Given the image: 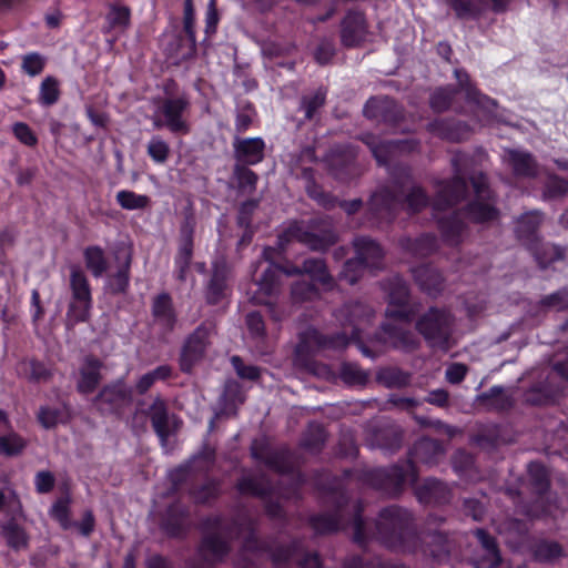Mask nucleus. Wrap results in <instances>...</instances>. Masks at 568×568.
Segmentation results:
<instances>
[{
  "label": "nucleus",
  "instance_id": "1",
  "mask_svg": "<svg viewBox=\"0 0 568 568\" xmlns=\"http://www.w3.org/2000/svg\"><path fill=\"white\" fill-rule=\"evenodd\" d=\"M375 536L385 547L400 552L417 549V530L414 515L398 505L379 510L375 520Z\"/></svg>",
  "mask_w": 568,
  "mask_h": 568
},
{
  "label": "nucleus",
  "instance_id": "2",
  "mask_svg": "<svg viewBox=\"0 0 568 568\" xmlns=\"http://www.w3.org/2000/svg\"><path fill=\"white\" fill-rule=\"evenodd\" d=\"M291 241L305 245L312 252L325 253L339 241V236L331 219L316 217L306 223H292L278 236L280 250L283 251Z\"/></svg>",
  "mask_w": 568,
  "mask_h": 568
},
{
  "label": "nucleus",
  "instance_id": "3",
  "mask_svg": "<svg viewBox=\"0 0 568 568\" xmlns=\"http://www.w3.org/2000/svg\"><path fill=\"white\" fill-rule=\"evenodd\" d=\"M455 316L445 307L432 306L416 321L415 328L424 337L426 344L443 352L454 345L453 338Z\"/></svg>",
  "mask_w": 568,
  "mask_h": 568
},
{
  "label": "nucleus",
  "instance_id": "4",
  "mask_svg": "<svg viewBox=\"0 0 568 568\" xmlns=\"http://www.w3.org/2000/svg\"><path fill=\"white\" fill-rule=\"evenodd\" d=\"M348 345L346 333L324 334L315 327L298 333V342L293 352V365L305 364L321 351L344 349Z\"/></svg>",
  "mask_w": 568,
  "mask_h": 568
},
{
  "label": "nucleus",
  "instance_id": "5",
  "mask_svg": "<svg viewBox=\"0 0 568 568\" xmlns=\"http://www.w3.org/2000/svg\"><path fill=\"white\" fill-rule=\"evenodd\" d=\"M343 332L348 343L355 342L362 354L374 358L376 355L364 343L363 334L372 326L375 318L374 310L359 301L346 303L339 311Z\"/></svg>",
  "mask_w": 568,
  "mask_h": 568
},
{
  "label": "nucleus",
  "instance_id": "6",
  "mask_svg": "<svg viewBox=\"0 0 568 568\" xmlns=\"http://www.w3.org/2000/svg\"><path fill=\"white\" fill-rule=\"evenodd\" d=\"M445 524V517L429 515L422 531L423 551L436 561L448 559L455 547L454 534L444 529Z\"/></svg>",
  "mask_w": 568,
  "mask_h": 568
},
{
  "label": "nucleus",
  "instance_id": "7",
  "mask_svg": "<svg viewBox=\"0 0 568 568\" xmlns=\"http://www.w3.org/2000/svg\"><path fill=\"white\" fill-rule=\"evenodd\" d=\"M71 301L68 306V325L87 322L90 318L92 296L90 283L79 266H72L70 273Z\"/></svg>",
  "mask_w": 568,
  "mask_h": 568
},
{
  "label": "nucleus",
  "instance_id": "8",
  "mask_svg": "<svg viewBox=\"0 0 568 568\" xmlns=\"http://www.w3.org/2000/svg\"><path fill=\"white\" fill-rule=\"evenodd\" d=\"M92 402L100 414L120 417L133 402V388L120 378L105 384Z\"/></svg>",
  "mask_w": 568,
  "mask_h": 568
},
{
  "label": "nucleus",
  "instance_id": "9",
  "mask_svg": "<svg viewBox=\"0 0 568 568\" xmlns=\"http://www.w3.org/2000/svg\"><path fill=\"white\" fill-rule=\"evenodd\" d=\"M364 480L374 489L395 498L404 491L406 481H410L409 469L407 465L399 464L375 468L365 473Z\"/></svg>",
  "mask_w": 568,
  "mask_h": 568
},
{
  "label": "nucleus",
  "instance_id": "10",
  "mask_svg": "<svg viewBox=\"0 0 568 568\" xmlns=\"http://www.w3.org/2000/svg\"><path fill=\"white\" fill-rule=\"evenodd\" d=\"M214 328L213 323L203 322L186 337L179 358L180 369L183 373H191L193 367L203 359Z\"/></svg>",
  "mask_w": 568,
  "mask_h": 568
},
{
  "label": "nucleus",
  "instance_id": "11",
  "mask_svg": "<svg viewBox=\"0 0 568 568\" xmlns=\"http://www.w3.org/2000/svg\"><path fill=\"white\" fill-rule=\"evenodd\" d=\"M182 214L183 221L180 226L176 265L179 267L178 278L184 282L193 256L194 231L196 225L194 206L191 201H187Z\"/></svg>",
  "mask_w": 568,
  "mask_h": 568
},
{
  "label": "nucleus",
  "instance_id": "12",
  "mask_svg": "<svg viewBox=\"0 0 568 568\" xmlns=\"http://www.w3.org/2000/svg\"><path fill=\"white\" fill-rule=\"evenodd\" d=\"M204 526L215 531H206L199 547V555L207 566L212 567L224 559L230 551V546L222 537L224 529L221 527L220 518H209L204 521Z\"/></svg>",
  "mask_w": 568,
  "mask_h": 568
},
{
  "label": "nucleus",
  "instance_id": "13",
  "mask_svg": "<svg viewBox=\"0 0 568 568\" xmlns=\"http://www.w3.org/2000/svg\"><path fill=\"white\" fill-rule=\"evenodd\" d=\"M445 455V448L439 440L429 437L418 439L408 452L406 462L409 469L410 483L415 484L418 473L415 463H422L428 466L437 465Z\"/></svg>",
  "mask_w": 568,
  "mask_h": 568
},
{
  "label": "nucleus",
  "instance_id": "14",
  "mask_svg": "<svg viewBox=\"0 0 568 568\" xmlns=\"http://www.w3.org/2000/svg\"><path fill=\"white\" fill-rule=\"evenodd\" d=\"M365 440L372 448L393 454L402 447L403 432L393 424H369L365 429Z\"/></svg>",
  "mask_w": 568,
  "mask_h": 568
},
{
  "label": "nucleus",
  "instance_id": "15",
  "mask_svg": "<svg viewBox=\"0 0 568 568\" xmlns=\"http://www.w3.org/2000/svg\"><path fill=\"white\" fill-rule=\"evenodd\" d=\"M190 108L186 97L168 98L161 101L158 113L165 119V128L175 134H187L190 126L183 114Z\"/></svg>",
  "mask_w": 568,
  "mask_h": 568
},
{
  "label": "nucleus",
  "instance_id": "16",
  "mask_svg": "<svg viewBox=\"0 0 568 568\" xmlns=\"http://www.w3.org/2000/svg\"><path fill=\"white\" fill-rule=\"evenodd\" d=\"M363 113L369 120L387 124H396L404 119L402 106L386 95L368 99Z\"/></svg>",
  "mask_w": 568,
  "mask_h": 568
},
{
  "label": "nucleus",
  "instance_id": "17",
  "mask_svg": "<svg viewBox=\"0 0 568 568\" xmlns=\"http://www.w3.org/2000/svg\"><path fill=\"white\" fill-rule=\"evenodd\" d=\"M455 168V176L450 181H440L437 183L438 190L434 200L435 210H446L459 201H462L467 193V184L465 180L459 176L457 160L453 159Z\"/></svg>",
  "mask_w": 568,
  "mask_h": 568
},
{
  "label": "nucleus",
  "instance_id": "18",
  "mask_svg": "<svg viewBox=\"0 0 568 568\" xmlns=\"http://www.w3.org/2000/svg\"><path fill=\"white\" fill-rule=\"evenodd\" d=\"M374 338L383 345L405 352L416 351L419 347V341L413 332L393 324H383Z\"/></svg>",
  "mask_w": 568,
  "mask_h": 568
},
{
  "label": "nucleus",
  "instance_id": "19",
  "mask_svg": "<svg viewBox=\"0 0 568 568\" xmlns=\"http://www.w3.org/2000/svg\"><path fill=\"white\" fill-rule=\"evenodd\" d=\"M251 454L253 458L263 462L270 469L278 474H288L294 469L293 456L285 448L272 450L255 442L251 447Z\"/></svg>",
  "mask_w": 568,
  "mask_h": 568
},
{
  "label": "nucleus",
  "instance_id": "20",
  "mask_svg": "<svg viewBox=\"0 0 568 568\" xmlns=\"http://www.w3.org/2000/svg\"><path fill=\"white\" fill-rule=\"evenodd\" d=\"M265 143L261 138H241L235 135L233 139V156L235 163L244 165H255L264 159Z\"/></svg>",
  "mask_w": 568,
  "mask_h": 568
},
{
  "label": "nucleus",
  "instance_id": "21",
  "mask_svg": "<svg viewBox=\"0 0 568 568\" xmlns=\"http://www.w3.org/2000/svg\"><path fill=\"white\" fill-rule=\"evenodd\" d=\"M367 24L363 12L348 11L341 23V41L345 47H357L366 38Z\"/></svg>",
  "mask_w": 568,
  "mask_h": 568
},
{
  "label": "nucleus",
  "instance_id": "22",
  "mask_svg": "<svg viewBox=\"0 0 568 568\" xmlns=\"http://www.w3.org/2000/svg\"><path fill=\"white\" fill-rule=\"evenodd\" d=\"M389 306L386 308V315L389 317L408 321L409 314L405 305L409 300V288L407 283L399 276H395L388 282Z\"/></svg>",
  "mask_w": 568,
  "mask_h": 568
},
{
  "label": "nucleus",
  "instance_id": "23",
  "mask_svg": "<svg viewBox=\"0 0 568 568\" xmlns=\"http://www.w3.org/2000/svg\"><path fill=\"white\" fill-rule=\"evenodd\" d=\"M481 551L476 565L481 568H497L501 564V554L496 538L483 528L473 531Z\"/></svg>",
  "mask_w": 568,
  "mask_h": 568
},
{
  "label": "nucleus",
  "instance_id": "24",
  "mask_svg": "<svg viewBox=\"0 0 568 568\" xmlns=\"http://www.w3.org/2000/svg\"><path fill=\"white\" fill-rule=\"evenodd\" d=\"M541 223L542 213L538 210L526 212L517 219L515 234L526 248L534 247V243L541 239L539 235Z\"/></svg>",
  "mask_w": 568,
  "mask_h": 568
},
{
  "label": "nucleus",
  "instance_id": "25",
  "mask_svg": "<svg viewBox=\"0 0 568 568\" xmlns=\"http://www.w3.org/2000/svg\"><path fill=\"white\" fill-rule=\"evenodd\" d=\"M302 552V545L300 541H293L288 546H278L271 552V557L276 565V568H282L281 565L296 560L302 568H321V562L316 554L305 555L302 559L300 558Z\"/></svg>",
  "mask_w": 568,
  "mask_h": 568
},
{
  "label": "nucleus",
  "instance_id": "26",
  "mask_svg": "<svg viewBox=\"0 0 568 568\" xmlns=\"http://www.w3.org/2000/svg\"><path fill=\"white\" fill-rule=\"evenodd\" d=\"M355 256L365 267H381L384 250L378 242L369 236L361 235L353 240Z\"/></svg>",
  "mask_w": 568,
  "mask_h": 568
},
{
  "label": "nucleus",
  "instance_id": "27",
  "mask_svg": "<svg viewBox=\"0 0 568 568\" xmlns=\"http://www.w3.org/2000/svg\"><path fill=\"white\" fill-rule=\"evenodd\" d=\"M151 313L153 322L161 326L165 333L173 331L176 323V314L172 297L169 293L163 292L154 296L152 300Z\"/></svg>",
  "mask_w": 568,
  "mask_h": 568
},
{
  "label": "nucleus",
  "instance_id": "28",
  "mask_svg": "<svg viewBox=\"0 0 568 568\" xmlns=\"http://www.w3.org/2000/svg\"><path fill=\"white\" fill-rule=\"evenodd\" d=\"M143 414L150 417L153 430L161 444L165 446L170 436L166 402L160 395L155 396L149 408L143 410Z\"/></svg>",
  "mask_w": 568,
  "mask_h": 568
},
{
  "label": "nucleus",
  "instance_id": "29",
  "mask_svg": "<svg viewBox=\"0 0 568 568\" xmlns=\"http://www.w3.org/2000/svg\"><path fill=\"white\" fill-rule=\"evenodd\" d=\"M495 12H503L507 9L510 0H489ZM455 11L457 18L468 19L478 17L487 6L484 0H447Z\"/></svg>",
  "mask_w": 568,
  "mask_h": 568
},
{
  "label": "nucleus",
  "instance_id": "30",
  "mask_svg": "<svg viewBox=\"0 0 568 568\" xmlns=\"http://www.w3.org/2000/svg\"><path fill=\"white\" fill-rule=\"evenodd\" d=\"M400 204V199L388 187L376 191L369 200V211L379 220L389 221Z\"/></svg>",
  "mask_w": 568,
  "mask_h": 568
},
{
  "label": "nucleus",
  "instance_id": "31",
  "mask_svg": "<svg viewBox=\"0 0 568 568\" xmlns=\"http://www.w3.org/2000/svg\"><path fill=\"white\" fill-rule=\"evenodd\" d=\"M412 273L419 288L429 296H438L445 290V280L442 274L430 265H419L412 268Z\"/></svg>",
  "mask_w": 568,
  "mask_h": 568
},
{
  "label": "nucleus",
  "instance_id": "32",
  "mask_svg": "<svg viewBox=\"0 0 568 568\" xmlns=\"http://www.w3.org/2000/svg\"><path fill=\"white\" fill-rule=\"evenodd\" d=\"M101 368L102 362L99 358L88 356L79 371L77 390L84 395L93 393L102 381Z\"/></svg>",
  "mask_w": 568,
  "mask_h": 568
},
{
  "label": "nucleus",
  "instance_id": "33",
  "mask_svg": "<svg viewBox=\"0 0 568 568\" xmlns=\"http://www.w3.org/2000/svg\"><path fill=\"white\" fill-rule=\"evenodd\" d=\"M416 496L424 504H447L450 500L452 491L447 484L436 478H426L424 483L417 487Z\"/></svg>",
  "mask_w": 568,
  "mask_h": 568
},
{
  "label": "nucleus",
  "instance_id": "34",
  "mask_svg": "<svg viewBox=\"0 0 568 568\" xmlns=\"http://www.w3.org/2000/svg\"><path fill=\"white\" fill-rule=\"evenodd\" d=\"M463 213L456 211L448 216L438 220V227L443 240L448 245H458L463 241L466 231V224L462 219Z\"/></svg>",
  "mask_w": 568,
  "mask_h": 568
},
{
  "label": "nucleus",
  "instance_id": "35",
  "mask_svg": "<svg viewBox=\"0 0 568 568\" xmlns=\"http://www.w3.org/2000/svg\"><path fill=\"white\" fill-rule=\"evenodd\" d=\"M115 258L122 261L118 272L109 278V290L112 294L124 293L129 286V273L132 262V253L128 248H118Z\"/></svg>",
  "mask_w": 568,
  "mask_h": 568
},
{
  "label": "nucleus",
  "instance_id": "36",
  "mask_svg": "<svg viewBox=\"0 0 568 568\" xmlns=\"http://www.w3.org/2000/svg\"><path fill=\"white\" fill-rule=\"evenodd\" d=\"M256 284L258 290L253 296V301L257 304H267L266 298L277 294L281 285L277 265L266 267Z\"/></svg>",
  "mask_w": 568,
  "mask_h": 568
},
{
  "label": "nucleus",
  "instance_id": "37",
  "mask_svg": "<svg viewBox=\"0 0 568 568\" xmlns=\"http://www.w3.org/2000/svg\"><path fill=\"white\" fill-rule=\"evenodd\" d=\"M399 246L416 257H427L438 248V241L434 234H423L416 239L402 237Z\"/></svg>",
  "mask_w": 568,
  "mask_h": 568
},
{
  "label": "nucleus",
  "instance_id": "38",
  "mask_svg": "<svg viewBox=\"0 0 568 568\" xmlns=\"http://www.w3.org/2000/svg\"><path fill=\"white\" fill-rule=\"evenodd\" d=\"M507 161L517 176L535 178L538 174V164L528 152L507 150Z\"/></svg>",
  "mask_w": 568,
  "mask_h": 568
},
{
  "label": "nucleus",
  "instance_id": "39",
  "mask_svg": "<svg viewBox=\"0 0 568 568\" xmlns=\"http://www.w3.org/2000/svg\"><path fill=\"white\" fill-rule=\"evenodd\" d=\"M303 275H308L313 282H317L331 290L334 287V277L328 271L326 261L321 257H308L302 262Z\"/></svg>",
  "mask_w": 568,
  "mask_h": 568
},
{
  "label": "nucleus",
  "instance_id": "40",
  "mask_svg": "<svg viewBox=\"0 0 568 568\" xmlns=\"http://www.w3.org/2000/svg\"><path fill=\"white\" fill-rule=\"evenodd\" d=\"M329 173L339 180H345L354 165V154L349 150H333L327 159Z\"/></svg>",
  "mask_w": 568,
  "mask_h": 568
},
{
  "label": "nucleus",
  "instance_id": "41",
  "mask_svg": "<svg viewBox=\"0 0 568 568\" xmlns=\"http://www.w3.org/2000/svg\"><path fill=\"white\" fill-rule=\"evenodd\" d=\"M527 250L534 255L540 268H547L551 263L562 261L566 256V250L556 244H544L542 239L534 243V247Z\"/></svg>",
  "mask_w": 568,
  "mask_h": 568
},
{
  "label": "nucleus",
  "instance_id": "42",
  "mask_svg": "<svg viewBox=\"0 0 568 568\" xmlns=\"http://www.w3.org/2000/svg\"><path fill=\"white\" fill-rule=\"evenodd\" d=\"M455 77L458 82V88L465 91L466 99L480 108L490 110L496 106V102L486 95H483L469 81V75L459 69L455 70Z\"/></svg>",
  "mask_w": 568,
  "mask_h": 568
},
{
  "label": "nucleus",
  "instance_id": "43",
  "mask_svg": "<svg viewBox=\"0 0 568 568\" xmlns=\"http://www.w3.org/2000/svg\"><path fill=\"white\" fill-rule=\"evenodd\" d=\"M226 276V265L214 264L213 273L206 288V301L209 304L215 305L224 297Z\"/></svg>",
  "mask_w": 568,
  "mask_h": 568
},
{
  "label": "nucleus",
  "instance_id": "44",
  "mask_svg": "<svg viewBox=\"0 0 568 568\" xmlns=\"http://www.w3.org/2000/svg\"><path fill=\"white\" fill-rule=\"evenodd\" d=\"M466 215L474 223H486L497 220L499 211L491 201L476 199L466 206Z\"/></svg>",
  "mask_w": 568,
  "mask_h": 568
},
{
  "label": "nucleus",
  "instance_id": "45",
  "mask_svg": "<svg viewBox=\"0 0 568 568\" xmlns=\"http://www.w3.org/2000/svg\"><path fill=\"white\" fill-rule=\"evenodd\" d=\"M1 536L7 545L16 551L27 549L29 545V536L26 530L13 519L0 525Z\"/></svg>",
  "mask_w": 568,
  "mask_h": 568
},
{
  "label": "nucleus",
  "instance_id": "46",
  "mask_svg": "<svg viewBox=\"0 0 568 568\" xmlns=\"http://www.w3.org/2000/svg\"><path fill=\"white\" fill-rule=\"evenodd\" d=\"M301 178L305 181V190L311 199L317 201L325 209L335 206V200L328 193H325L315 182L314 170L312 168H303Z\"/></svg>",
  "mask_w": 568,
  "mask_h": 568
},
{
  "label": "nucleus",
  "instance_id": "47",
  "mask_svg": "<svg viewBox=\"0 0 568 568\" xmlns=\"http://www.w3.org/2000/svg\"><path fill=\"white\" fill-rule=\"evenodd\" d=\"M412 375L408 372L390 366L383 367L376 373V382L387 388H403L409 385Z\"/></svg>",
  "mask_w": 568,
  "mask_h": 568
},
{
  "label": "nucleus",
  "instance_id": "48",
  "mask_svg": "<svg viewBox=\"0 0 568 568\" xmlns=\"http://www.w3.org/2000/svg\"><path fill=\"white\" fill-rule=\"evenodd\" d=\"M326 103V90L318 88L317 90L301 97L300 110L304 113L303 121L314 119L316 112Z\"/></svg>",
  "mask_w": 568,
  "mask_h": 568
},
{
  "label": "nucleus",
  "instance_id": "49",
  "mask_svg": "<svg viewBox=\"0 0 568 568\" xmlns=\"http://www.w3.org/2000/svg\"><path fill=\"white\" fill-rule=\"evenodd\" d=\"M531 551L534 559L539 562H551L564 556L561 545L554 540H539L534 544Z\"/></svg>",
  "mask_w": 568,
  "mask_h": 568
},
{
  "label": "nucleus",
  "instance_id": "50",
  "mask_svg": "<svg viewBox=\"0 0 568 568\" xmlns=\"http://www.w3.org/2000/svg\"><path fill=\"white\" fill-rule=\"evenodd\" d=\"M239 491L244 495H252L264 498L272 491L271 483L264 477H243L236 485Z\"/></svg>",
  "mask_w": 568,
  "mask_h": 568
},
{
  "label": "nucleus",
  "instance_id": "51",
  "mask_svg": "<svg viewBox=\"0 0 568 568\" xmlns=\"http://www.w3.org/2000/svg\"><path fill=\"white\" fill-rule=\"evenodd\" d=\"M233 176L236 180L237 189L243 194H253L258 181L257 174L243 163H235L233 166Z\"/></svg>",
  "mask_w": 568,
  "mask_h": 568
},
{
  "label": "nucleus",
  "instance_id": "52",
  "mask_svg": "<svg viewBox=\"0 0 568 568\" xmlns=\"http://www.w3.org/2000/svg\"><path fill=\"white\" fill-rule=\"evenodd\" d=\"M186 510L180 505H172L166 511V518L163 521V529L172 537L180 536L185 528Z\"/></svg>",
  "mask_w": 568,
  "mask_h": 568
},
{
  "label": "nucleus",
  "instance_id": "53",
  "mask_svg": "<svg viewBox=\"0 0 568 568\" xmlns=\"http://www.w3.org/2000/svg\"><path fill=\"white\" fill-rule=\"evenodd\" d=\"M529 486L534 494L542 496L550 487V481L546 468L537 462L528 465Z\"/></svg>",
  "mask_w": 568,
  "mask_h": 568
},
{
  "label": "nucleus",
  "instance_id": "54",
  "mask_svg": "<svg viewBox=\"0 0 568 568\" xmlns=\"http://www.w3.org/2000/svg\"><path fill=\"white\" fill-rule=\"evenodd\" d=\"M84 262L87 268L94 277H101L108 270V262L103 250L99 246H90L85 248Z\"/></svg>",
  "mask_w": 568,
  "mask_h": 568
},
{
  "label": "nucleus",
  "instance_id": "55",
  "mask_svg": "<svg viewBox=\"0 0 568 568\" xmlns=\"http://www.w3.org/2000/svg\"><path fill=\"white\" fill-rule=\"evenodd\" d=\"M326 442V433L322 425L310 424L302 439V446L308 452L320 453Z\"/></svg>",
  "mask_w": 568,
  "mask_h": 568
},
{
  "label": "nucleus",
  "instance_id": "56",
  "mask_svg": "<svg viewBox=\"0 0 568 568\" xmlns=\"http://www.w3.org/2000/svg\"><path fill=\"white\" fill-rule=\"evenodd\" d=\"M311 525L316 534H332L344 527L342 514L320 515L311 518Z\"/></svg>",
  "mask_w": 568,
  "mask_h": 568
},
{
  "label": "nucleus",
  "instance_id": "57",
  "mask_svg": "<svg viewBox=\"0 0 568 568\" xmlns=\"http://www.w3.org/2000/svg\"><path fill=\"white\" fill-rule=\"evenodd\" d=\"M457 93L458 89L452 87L436 89L429 98L432 110L436 113H443L449 110Z\"/></svg>",
  "mask_w": 568,
  "mask_h": 568
},
{
  "label": "nucleus",
  "instance_id": "58",
  "mask_svg": "<svg viewBox=\"0 0 568 568\" xmlns=\"http://www.w3.org/2000/svg\"><path fill=\"white\" fill-rule=\"evenodd\" d=\"M320 290L313 281H296L291 286L293 303L311 302L320 297Z\"/></svg>",
  "mask_w": 568,
  "mask_h": 568
},
{
  "label": "nucleus",
  "instance_id": "59",
  "mask_svg": "<svg viewBox=\"0 0 568 568\" xmlns=\"http://www.w3.org/2000/svg\"><path fill=\"white\" fill-rule=\"evenodd\" d=\"M27 447V440L19 434L11 432L7 435H0V455L14 457L22 454Z\"/></svg>",
  "mask_w": 568,
  "mask_h": 568
},
{
  "label": "nucleus",
  "instance_id": "60",
  "mask_svg": "<svg viewBox=\"0 0 568 568\" xmlns=\"http://www.w3.org/2000/svg\"><path fill=\"white\" fill-rule=\"evenodd\" d=\"M341 379L349 386H364L368 381V373L363 371L357 364L343 363L339 369Z\"/></svg>",
  "mask_w": 568,
  "mask_h": 568
},
{
  "label": "nucleus",
  "instance_id": "61",
  "mask_svg": "<svg viewBox=\"0 0 568 568\" xmlns=\"http://www.w3.org/2000/svg\"><path fill=\"white\" fill-rule=\"evenodd\" d=\"M567 194H568V180H566L559 175H556V174L548 175V178L545 182L544 192H542L544 199L554 200V199L564 197Z\"/></svg>",
  "mask_w": 568,
  "mask_h": 568
},
{
  "label": "nucleus",
  "instance_id": "62",
  "mask_svg": "<svg viewBox=\"0 0 568 568\" xmlns=\"http://www.w3.org/2000/svg\"><path fill=\"white\" fill-rule=\"evenodd\" d=\"M367 145L379 165H386L388 163L389 155L395 149H403L400 141L377 143L375 140H372L367 142Z\"/></svg>",
  "mask_w": 568,
  "mask_h": 568
},
{
  "label": "nucleus",
  "instance_id": "63",
  "mask_svg": "<svg viewBox=\"0 0 568 568\" xmlns=\"http://www.w3.org/2000/svg\"><path fill=\"white\" fill-rule=\"evenodd\" d=\"M194 18H183V31L186 34L185 43L180 47V55L182 59H189L196 53V38L194 31Z\"/></svg>",
  "mask_w": 568,
  "mask_h": 568
},
{
  "label": "nucleus",
  "instance_id": "64",
  "mask_svg": "<svg viewBox=\"0 0 568 568\" xmlns=\"http://www.w3.org/2000/svg\"><path fill=\"white\" fill-rule=\"evenodd\" d=\"M118 203L125 210L145 209L150 200L146 195L135 194L132 191H120L116 194Z\"/></svg>",
  "mask_w": 568,
  "mask_h": 568
}]
</instances>
